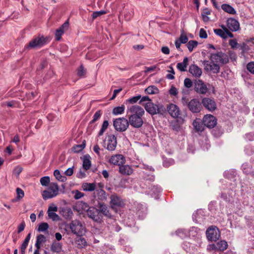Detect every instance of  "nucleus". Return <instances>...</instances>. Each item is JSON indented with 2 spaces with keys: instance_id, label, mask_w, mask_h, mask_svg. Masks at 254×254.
Wrapping results in <instances>:
<instances>
[{
  "instance_id": "56",
  "label": "nucleus",
  "mask_w": 254,
  "mask_h": 254,
  "mask_svg": "<svg viewBox=\"0 0 254 254\" xmlns=\"http://www.w3.org/2000/svg\"><path fill=\"white\" fill-rule=\"evenodd\" d=\"M169 94L171 95L176 96L178 94V91L177 89L174 86H172L171 88L169 91Z\"/></svg>"
},
{
  "instance_id": "29",
  "label": "nucleus",
  "mask_w": 254,
  "mask_h": 254,
  "mask_svg": "<svg viewBox=\"0 0 254 254\" xmlns=\"http://www.w3.org/2000/svg\"><path fill=\"white\" fill-rule=\"evenodd\" d=\"M189 60L187 57H185L183 62L177 64V67L181 71H185L187 70V67L188 65Z\"/></svg>"
},
{
  "instance_id": "25",
  "label": "nucleus",
  "mask_w": 254,
  "mask_h": 254,
  "mask_svg": "<svg viewBox=\"0 0 254 254\" xmlns=\"http://www.w3.org/2000/svg\"><path fill=\"white\" fill-rule=\"evenodd\" d=\"M119 172L122 175H130L132 173V169L128 165H121L119 167Z\"/></svg>"
},
{
  "instance_id": "6",
  "label": "nucleus",
  "mask_w": 254,
  "mask_h": 254,
  "mask_svg": "<svg viewBox=\"0 0 254 254\" xmlns=\"http://www.w3.org/2000/svg\"><path fill=\"white\" fill-rule=\"evenodd\" d=\"M113 126L116 130L120 132L126 131L129 126L128 120L125 118H119L113 121Z\"/></svg>"
},
{
  "instance_id": "61",
  "label": "nucleus",
  "mask_w": 254,
  "mask_h": 254,
  "mask_svg": "<svg viewBox=\"0 0 254 254\" xmlns=\"http://www.w3.org/2000/svg\"><path fill=\"white\" fill-rule=\"evenodd\" d=\"M68 26H69L68 21L67 20L64 24H63L59 29L62 30L64 33L65 31H66L68 29Z\"/></svg>"
},
{
  "instance_id": "60",
  "label": "nucleus",
  "mask_w": 254,
  "mask_h": 254,
  "mask_svg": "<svg viewBox=\"0 0 254 254\" xmlns=\"http://www.w3.org/2000/svg\"><path fill=\"white\" fill-rule=\"evenodd\" d=\"M68 26H69L68 21L67 20L64 24H63L59 29L62 30L64 33L65 31H66L68 29Z\"/></svg>"
},
{
  "instance_id": "12",
  "label": "nucleus",
  "mask_w": 254,
  "mask_h": 254,
  "mask_svg": "<svg viewBox=\"0 0 254 254\" xmlns=\"http://www.w3.org/2000/svg\"><path fill=\"white\" fill-rule=\"evenodd\" d=\"M201 103L206 109L210 112L215 111L217 108L216 103L213 98L204 97L202 99Z\"/></svg>"
},
{
  "instance_id": "33",
  "label": "nucleus",
  "mask_w": 254,
  "mask_h": 254,
  "mask_svg": "<svg viewBox=\"0 0 254 254\" xmlns=\"http://www.w3.org/2000/svg\"><path fill=\"white\" fill-rule=\"evenodd\" d=\"M75 244L77 245L78 248L81 249L87 246V242L84 238L79 237L75 240Z\"/></svg>"
},
{
  "instance_id": "62",
  "label": "nucleus",
  "mask_w": 254,
  "mask_h": 254,
  "mask_svg": "<svg viewBox=\"0 0 254 254\" xmlns=\"http://www.w3.org/2000/svg\"><path fill=\"white\" fill-rule=\"evenodd\" d=\"M207 250L209 252L212 251H217V248L216 244H212L209 245L207 246Z\"/></svg>"
},
{
  "instance_id": "19",
  "label": "nucleus",
  "mask_w": 254,
  "mask_h": 254,
  "mask_svg": "<svg viewBox=\"0 0 254 254\" xmlns=\"http://www.w3.org/2000/svg\"><path fill=\"white\" fill-rule=\"evenodd\" d=\"M184 120L182 118H179L171 123V128L176 132H178L182 129L181 126L184 123Z\"/></svg>"
},
{
  "instance_id": "10",
  "label": "nucleus",
  "mask_w": 254,
  "mask_h": 254,
  "mask_svg": "<svg viewBox=\"0 0 254 254\" xmlns=\"http://www.w3.org/2000/svg\"><path fill=\"white\" fill-rule=\"evenodd\" d=\"M69 228L72 233L78 236H82L85 233L84 227L78 220L72 221L69 224Z\"/></svg>"
},
{
  "instance_id": "9",
  "label": "nucleus",
  "mask_w": 254,
  "mask_h": 254,
  "mask_svg": "<svg viewBox=\"0 0 254 254\" xmlns=\"http://www.w3.org/2000/svg\"><path fill=\"white\" fill-rule=\"evenodd\" d=\"M86 212L88 217L93 221L100 224L103 222V216L99 213L97 207H90L87 209Z\"/></svg>"
},
{
  "instance_id": "44",
  "label": "nucleus",
  "mask_w": 254,
  "mask_h": 254,
  "mask_svg": "<svg viewBox=\"0 0 254 254\" xmlns=\"http://www.w3.org/2000/svg\"><path fill=\"white\" fill-rule=\"evenodd\" d=\"M141 98V95H137L136 96H134L133 97L130 98L128 99L126 101V104L127 103L130 104H134L136 103L140 98Z\"/></svg>"
},
{
  "instance_id": "45",
  "label": "nucleus",
  "mask_w": 254,
  "mask_h": 254,
  "mask_svg": "<svg viewBox=\"0 0 254 254\" xmlns=\"http://www.w3.org/2000/svg\"><path fill=\"white\" fill-rule=\"evenodd\" d=\"M86 73V69L84 67L82 64L80 65L77 71V75L80 77H84Z\"/></svg>"
},
{
  "instance_id": "8",
  "label": "nucleus",
  "mask_w": 254,
  "mask_h": 254,
  "mask_svg": "<svg viewBox=\"0 0 254 254\" xmlns=\"http://www.w3.org/2000/svg\"><path fill=\"white\" fill-rule=\"evenodd\" d=\"M206 235L208 241L216 242L220 237V232L216 226H211L206 230Z\"/></svg>"
},
{
  "instance_id": "54",
  "label": "nucleus",
  "mask_w": 254,
  "mask_h": 254,
  "mask_svg": "<svg viewBox=\"0 0 254 254\" xmlns=\"http://www.w3.org/2000/svg\"><path fill=\"white\" fill-rule=\"evenodd\" d=\"M64 34V32L62 30L58 29H57L55 33L56 40L59 41L61 39L62 35Z\"/></svg>"
},
{
  "instance_id": "63",
  "label": "nucleus",
  "mask_w": 254,
  "mask_h": 254,
  "mask_svg": "<svg viewBox=\"0 0 254 254\" xmlns=\"http://www.w3.org/2000/svg\"><path fill=\"white\" fill-rule=\"evenodd\" d=\"M199 37L200 38L203 39H206L207 37V34L203 28H201L200 29Z\"/></svg>"
},
{
  "instance_id": "21",
  "label": "nucleus",
  "mask_w": 254,
  "mask_h": 254,
  "mask_svg": "<svg viewBox=\"0 0 254 254\" xmlns=\"http://www.w3.org/2000/svg\"><path fill=\"white\" fill-rule=\"evenodd\" d=\"M102 115V111L101 110L97 111L93 117V119L89 122L88 129L91 131L94 128L95 126L93 124L100 119Z\"/></svg>"
},
{
  "instance_id": "36",
  "label": "nucleus",
  "mask_w": 254,
  "mask_h": 254,
  "mask_svg": "<svg viewBox=\"0 0 254 254\" xmlns=\"http://www.w3.org/2000/svg\"><path fill=\"white\" fill-rule=\"evenodd\" d=\"M54 175L56 179L62 182H64L66 181L67 179L65 176H62L59 170H55L54 172Z\"/></svg>"
},
{
  "instance_id": "24",
  "label": "nucleus",
  "mask_w": 254,
  "mask_h": 254,
  "mask_svg": "<svg viewBox=\"0 0 254 254\" xmlns=\"http://www.w3.org/2000/svg\"><path fill=\"white\" fill-rule=\"evenodd\" d=\"M97 200L98 202H104L107 199V195L106 191L102 189L96 190Z\"/></svg>"
},
{
  "instance_id": "28",
  "label": "nucleus",
  "mask_w": 254,
  "mask_h": 254,
  "mask_svg": "<svg viewBox=\"0 0 254 254\" xmlns=\"http://www.w3.org/2000/svg\"><path fill=\"white\" fill-rule=\"evenodd\" d=\"M90 159V156L88 154L83 157V168L86 171L89 170L91 167V163Z\"/></svg>"
},
{
  "instance_id": "53",
  "label": "nucleus",
  "mask_w": 254,
  "mask_h": 254,
  "mask_svg": "<svg viewBox=\"0 0 254 254\" xmlns=\"http://www.w3.org/2000/svg\"><path fill=\"white\" fill-rule=\"evenodd\" d=\"M247 70L252 74H254V62H250L247 65Z\"/></svg>"
},
{
  "instance_id": "55",
  "label": "nucleus",
  "mask_w": 254,
  "mask_h": 254,
  "mask_svg": "<svg viewBox=\"0 0 254 254\" xmlns=\"http://www.w3.org/2000/svg\"><path fill=\"white\" fill-rule=\"evenodd\" d=\"M73 193H74V198L75 199H78L81 198L82 197L84 196V193L81 192L78 190H75V191H73Z\"/></svg>"
},
{
  "instance_id": "51",
  "label": "nucleus",
  "mask_w": 254,
  "mask_h": 254,
  "mask_svg": "<svg viewBox=\"0 0 254 254\" xmlns=\"http://www.w3.org/2000/svg\"><path fill=\"white\" fill-rule=\"evenodd\" d=\"M169 68H170V70H168V71L169 72H171V74H168L167 75H166V78L169 79H174L175 78V76H174V74H175V71L173 68L172 66H169Z\"/></svg>"
},
{
  "instance_id": "17",
  "label": "nucleus",
  "mask_w": 254,
  "mask_h": 254,
  "mask_svg": "<svg viewBox=\"0 0 254 254\" xmlns=\"http://www.w3.org/2000/svg\"><path fill=\"white\" fill-rule=\"evenodd\" d=\"M107 141V149L109 151L115 150L117 144V137L114 134L109 135Z\"/></svg>"
},
{
  "instance_id": "46",
  "label": "nucleus",
  "mask_w": 254,
  "mask_h": 254,
  "mask_svg": "<svg viewBox=\"0 0 254 254\" xmlns=\"http://www.w3.org/2000/svg\"><path fill=\"white\" fill-rule=\"evenodd\" d=\"M107 12L105 10H100L99 11H95L92 14V20H94L95 19L99 17L102 15L106 14Z\"/></svg>"
},
{
  "instance_id": "39",
  "label": "nucleus",
  "mask_w": 254,
  "mask_h": 254,
  "mask_svg": "<svg viewBox=\"0 0 254 254\" xmlns=\"http://www.w3.org/2000/svg\"><path fill=\"white\" fill-rule=\"evenodd\" d=\"M125 109V107L124 105L121 106L116 107L113 109L112 113L115 115L122 114L124 112Z\"/></svg>"
},
{
  "instance_id": "41",
  "label": "nucleus",
  "mask_w": 254,
  "mask_h": 254,
  "mask_svg": "<svg viewBox=\"0 0 254 254\" xmlns=\"http://www.w3.org/2000/svg\"><path fill=\"white\" fill-rule=\"evenodd\" d=\"M198 45V42L194 40H190L189 42L187 43V46L188 48L189 51L190 52H191L193 48L197 47Z\"/></svg>"
},
{
  "instance_id": "7",
  "label": "nucleus",
  "mask_w": 254,
  "mask_h": 254,
  "mask_svg": "<svg viewBox=\"0 0 254 254\" xmlns=\"http://www.w3.org/2000/svg\"><path fill=\"white\" fill-rule=\"evenodd\" d=\"M210 59L212 63H220L222 64H226L229 61L228 56L221 51L211 54Z\"/></svg>"
},
{
  "instance_id": "49",
  "label": "nucleus",
  "mask_w": 254,
  "mask_h": 254,
  "mask_svg": "<svg viewBox=\"0 0 254 254\" xmlns=\"http://www.w3.org/2000/svg\"><path fill=\"white\" fill-rule=\"evenodd\" d=\"M48 216L53 221H58L60 219V216L54 212H48Z\"/></svg>"
},
{
  "instance_id": "43",
  "label": "nucleus",
  "mask_w": 254,
  "mask_h": 254,
  "mask_svg": "<svg viewBox=\"0 0 254 254\" xmlns=\"http://www.w3.org/2000/svg\"><path fill=\"white\" fill-rule=\"evenodd\" d=\"M210 71H212L214 73H218L220 71V66L216 63H212V65H210Z\"/></svg>"
},
{
  "instance_id": "20",
  "label": "nucleus",
  "mask_w": 254,
  "mask_h": 254,
  "mask_svg": "<svg viewBox=\"0 0 254 254\" xmlns=\"http://www.w3.org/2000/svg\"><path fill=\"white\" fill-rule=\"evenodd\" d=\"M124 160H125L123 155L121 154H118L112 156L109 160V162L114 165L120 166L124 163Z\"/></svg>"
},
{
  "instance_id": "4",
  "label": "nucleus",
  "mask_w": 254,
  "mask_h": 254,
  "mask_svg": "<svg viewBox=\"0 0 254 254\" xmlns=\"http://www.w3.org/2000/svg\"><path fill=\"white\" fill-rule=\"evenodd\" d=\"M49 42V38L48 37L39 35L31 40L28 44L25 46V49H29L41 48L46 45Z\"/></svg>"
},
{
  "instance_id": "18",
  "label": "nucleus",
  "mask_w": 254,
  "mask_h": 254,
  "mask_svg": "<svg viewBox=\"0 0 254 254\" xmlns=\"http://www.w3.org/2000/svg\"><path fill=\"white\" fill-rule=\"evenodd\" d=\"M227 26L232 31H237L240 29V24L238 20L233 18H229L227 20Z\"/></svg>"
},
{
  "instance_id": "40",
  "label": "nucleus",
  "mask_w": 254,
  "mask_h": 254,
  "mask_svg": "<svg viewBox=\"0 0 254 254\" xmlns=\"http://www.w3.org/2000/svg\"><path fill=\"white\" fill-rule=\"evenodd\" d=\"M109 125V124L107 120L103 121L101 128L98 132V136H101L103 134L104 132L108 128Z\"/></svg>"
},
{
  "instance_id": "38",
  "label": "nucleus",
  "mask_w": 254,
  "mask_h": 254,
  "mask_svg": "<svg viewBox=\"0 0 254 254\" xmlns=\"http://www.w3.org/2000/svg\"><path fill=\"white\" fill-rule=\"evenodd\" d=\"M16 194H17V197L15 199H13L12 200V202H16L17 200H19L22 198L24 197V191L20 188H17L16 189Z\"/></svg>"
},
{
  "instance_id": "11",
  "label": "nucleus",
  "mask_w": 254,
  "mask_h": 254,
  "mask_svg": "<svg viewBox=\"0 0 254 254\" xmlns=\"http://www.w3.org/2000/svg\"><path fill=\"white\" fill-rule=\"evenodd\" d=\"M194 90L199 94L205 95L208 91L205 83L200 79L195 80L194 82Z\"/></svg>"
},
{
  "instance_id": "58",
  "label": "nucleus",
  "mask_w": 254,
  "mask_h": 254,
  "mask_svg": "<svg viewBox=\"0 0 254 254\" xmlns=\"http://www.w3.org/2000/svg\"><path fill=\"white\" fill-rule=\"evenodd\" d=\"M229 43L232 49L238 48L239 44L237 43L236 39L230 40Z\"/></svg>"
},
{
  "instance_id": "1",
  "label": "nucleus",
  "mask_w": 254,
  "mask_h": 254,
  "mask_svg": "<svg viewBox=\"0 0 254 254\" xmlns=\"http://www.w3.org/2000/svg\"><path fill=\"white\" fill-rule=\"evenodd\" d=\"M127 113H130L128 116L129 125L134 128H140L143 124L142 117L144 114V109L138 105H132L128 108Z\"/></svg>"
},
{
  "instance_id": "34",
  "label": "nucleus",
  "mask_w": 254,
  "mask_h": 254,
  "mask_svg": "<svg viewBox=\"0 0 254 254\" xmlns=\"http://www.w3.org/2000/svg\"><path fill=\"white\" fill-rule=\"evenodd\" d=\"M85 140H84L81 144L74 145L71 149L74 153H79L85 147Z\"/></svg>"
},
{
  "instance_id": "52",
  "label": "nucleus",
  "mask_w": 254,
  "mask_h": 254,
  "mask_svg": "<svg viewBox=\"0 0 254 254\" xmlns=\"http://www.w3.org/2000/svg\"><path fill=\"white\" fill-rule=\"evenodd\" d=\"M238 48L242 50L243 52H247L250 50L249 47L244 42L239 44Z\"/></svg>"
},
{
  "instance_id": "48",
  "label": "nucleus",
  "mask_w": 254,
  "mask_h": 254,
  "mask_svg": "<svg viewBox=\"0 0 254 254\" xmlns=\"http://www.w3.org/2000/svg\"><path fill=\"white\" fill-rule=\"evenodd\" d=\"M214 32L216 34H217V35H219L221 38H222L223 39L226 38V36L225 35V31L223 29V30H222L221 29H214Z\"/></svg>"
},
{
  "instance_id": "22",
  "label": "nucleus",
  "mask_w": 254,
  "mask_h": 254,
  "mask_svg": "<svg viewBox=\"0 0 254 254\" xmlns=\"http://www.w3.org/2000/svg\"><path fill=\"white\" fill-rule=\"evenodd\" d=\"M189 71L196 77H199L202 74L201 69L196 64H191L190 66Z\"/></svg>"
},
{
  "instance_id": "57",
  "label": "nucleus",
  "mask_w": 254,
  "mask_h": 254,
  "mask_svg": "<svg viewBox=\"0 0 254 254\" xmlns=\"http://www.w3.org/2000/svg\"><path fill=\"white\" fill-rule=\"evenodd\" d=\"M184 85L187 88H190L192 86V82L190 78H186L184 80Z\"/></svg>"
},
{
  "instance_id": "64",
  "label": "nucleus",
  "mask_w": 254,
  "mask_h": 254,
  "mask_svg": "<svg viewBox=\"0 0 254 254\" xmlns=\"http://www.w3.org/2000/svg\"><path fill=\"white\" fill-rule=\"evenodd\" d=\"M25 227V222H24V221H23L21 223V224L18 227V229H17L18 233H20L22 231H23Z\"/></svg>"
},
{
  "instance_id": "42",
  "label": "nucleus",
  "mask_w": 254,
  "mask_h": 254,
  "mask_svg": "<svg viewBox=\"0 0 254 254\" xmlns=\"http://www.w3.org/2000/svg\"><path fill=\"white\" fill-rule=\"evenodd\" d=\"M49 227V224L46 222L41 223L38 227V231L39 232H45Z\"/></svg>"
},
{
  "instance_id": "37",
  "label": "nucleus",
  "mask_w": 254,
  "mask_h": 254,
  "mask_svg": "<svg viewBox=\"0 0 254 254\" xmlns=\"http://www.w3.org/2000/svg\"><path fill=\"white\" fill-rule=\"evenodd\" d=\"M62 215L65 218H70L73 215V212L71 208H64L62 210Z\"/></svg>"
},
{
  "instance_id": "16",
  "label": "nucleus",
  "mask_w": 254,
  "mask_h": 254,
  "mask_svg": "<svg viewBox=\"0 0 254 254\" xmlns=\"http://www.w3.org/2000/svg\"><path fill=\"white\" fill-rule=\"evenodd\" d=\"M203 123L205 127L211 128L216 126L217 120L214 116L207 115L203 117Z\"/></svg>"
},
{
  "instance_id": "15",
  "label": "nucleus",
  "mask_w": 254,
  "mask_h": 254,
  "mask_svg": "<svg viewBox=\"0 0 254 254\" xmlns=\"http://www.w3.org/2000/svg\"><path fill=\"white\" fill-rule=\"evenodd\" d=\"M166 112H168L170 115L174 118H179L180 115V110L176 105L170 103L167 106Z\"/></svg>"
},
{
  "instance_id": "31",
  "label": "nucleus",
  "mask_w": 254,
  "mask_h": 254,
  "mask_svg": "<svg viewBox=\"0 0 254 254\" xmlns=\"http://www.w3.org/2000/svg\"><path fill=\"white\" fill-rule=\"evenodd\" d=\"M217 251L223 252L228 248L227 242L225 240H220L216 243Z\"/></svg>"
},
{
  "instance_id": "3",
  "label": "nucleus",
  "mask_w": 254,
  "mask_h": 254,
  "mask_svg": "<svg viewBox=\"0 0 254 254\" xmlns=\"http://www.w3.org/2000/svg\"><path fill=\"white\" fill-rule=\"evenodd\" d=\"M181 102L183 106H187L189 110L193 113L200 112L202 108V103L197 99L189 101L187 97H183Z\"/></svg>"
},
{
  "instance_id": "47",
  "label": "nucleus",
  "mask_w": 254,
  "mask_h": 254,
  "mask_svg": "<svg viewBox=\"0 0 254 254\" xmlns=\"http://www.w3.org/2000/svg\"><path fill=\"white\" fill-rule=\"evenodd\" d=\"M50 182V177L48 176H45L40 179V183L43 186H47Z\"/></svg>"
},
{
  "instance_id": "30",
  "label": "nucleus",
  "mask_w": 254,
  "mask_h": 254,
  "mask_svg": "<svg viewBox=\"0 0 254 254\" xmlns=\"http://www.w3.org/2000/svg\"><path fill=\"white\" fill-rule=\"evenodd\" d=\"M221 8L226 12L231 14H236V11L230 4L224 3L221 5Z\"/></svg>"
},
{
  "instance_id": "32",
  "label": "nucleus",
  "mask_w": 254,
  "mask_h": 254,
  "mask_svg": "<svg viewBox=\"0 0 254 254\" xmlns=\"http://www.w3.org/2000/svg\"><path fill=\"white\" fill-rule=\"evenodd\" d=\"M82 188L84 191H92L95 190L96 184L95 183H85L82 184Z\"/></svg>"
},
{
  "instance_id": "35",
  "label": "nucleus",
  "mask_w": 254,
  "mask_h": 254,
  "mask_svg": "<svg viewBox=\"0 0 254 254\" xmlns=\"http://www.w3.org/2000/svg\"><path fill=\"white\" fill-rule=\"evenodd\" d=\"M145 91L148 94H155L158 93L159 90L156 86L154 85H151L148 86L145 89Z\"/></svg>"
},
{
  "instance_id": "27",
  "label": "nucleus",
  "mask_w": 254,
  "mask_h": 254,
  "mask_svg": "<svg viewBox=\"0 0 254 254\" xmlns=\"http://www.w3.org/2000/svg\"><path fill=\"white\" fill-rule=\"evenodd\" d=\"M196 132H202L204 130V124L203 121L201 122L199 120H195L192 124Z\"/></svg>"
},
{
  "instance_id": "50",
  "label": "nucleus",
  "mask_w": 254,
  "mask_h": 254,
  "mask_svg": "<svg viewBox=\"0 0 254 254\" xmlns=\"http://www.w3.org/2000/svg\"><path fill=\"white\" fill-rule=\"evenodd\" d=\"M182 44H186L188 43V37L185 34L182 33L178 39Z\"/></svg>"
},
{
  "instance_id": "14",
  "label": "nucleus",
  "mask_w": 254,
  "mask_h": 254,
  "mask_svg": "<svg viewBox=\"0 0 254 254\" xmlns=\"http://www.w3.org/2000/svg\"><path fill=\"white\" fill-rule=\"evenodd\" d=\"M110 199V207L113 209L115 208L116 207H123L125 205V203L121 198L115 193L111 195Z\"/></svg>"
},
{
  "instance_id": "59",
  "label": "nucleus",
  "mask_w": 254,
  "mask_h": 254,
  "mask_svg": "<svg viewBox=\"0 0 254 254\" xmlns=\"http://www.w3.org/2000/svg\"><path fill=\"white\" fill-rule=\"evenodd\" d=\"M222 28L225 31V35L227 37H229L230 38H233L234 37V35L224 25L221 26Z\"/></svg>"
},
{
  "instance_id": "26",
  "label": "nucleus",
  "mask_w": 254,
  "mask_h": 254,
  "mask_svg": "<svg viewBox=\"0 0 254 254\" xmlns=\"http://www.w3.org/2000/svg\"><path fill=\"white\" fill-rule=\"evenodd\" d=\"M46 241V237L42 234H39L36 237L35 247L38 249H40L41 245Z\"/></svg>"
},
{
  "instance_id": "2",
  "label": "nucleus",
  "mask_w": 254,
  "mask_h": 254,
  "mask_svg": "<svg viewBox=\"0 0 254 254\" xmlns=\"http://www.w3.org/2000/svg\"><path fill=\"white\" fill-rule=\"evenodd\" d=\"M144 106L145 110L151 115L156 114L164 115L166 114V107L162 104H154L152 102H148Z\"/></svg>"
},
{
  "instance_id": "5",
  "label": "nucleus",
  "mask_w": 254,
  "mask_h": 254,
  "mask_svg": "<svg viewBox=\"0 0 254 254\" xmlns=\"http://www.w3.org/2000/svg\"><path fill=\"white\" fill-rule=\"evenodd\" d=\"M59 186L56 183H51L48 190H45L43 192L42 196L44 199L51 198L58 195L59 192Z\"/></svg>"
},
{
  "instance_id": "13",
  "label": "nucleus",
  "mask_w": 254,
  "mask_h": 254,
  "mask_svg": "<svg viewBox=\"0 0 254 254\" xmlns=\"http://www.w3.org/2000/svg\"><path fill=\"white\" fill-rule=\"evenodd\" d=\"M96 207L102 216H104L108 218H112V215L109 210L108 207L104 202H98L96 205Z\"/></svg>"
},
{
  "instance_id": "23",
  "label": "nucleus",
  "mask_w": 254,
  "mask_h": 254,
  "mask_svg": "<svg viewBox=\"0 0 254 254\" xmlns=\"http://www.w3.org/2000/svg\"><path fill=\"white\" fill-rule=\"evenodd\" d=\"M62 244L56 240L53 241L51 246V251L53 253L57 254L60 253L62 251Z\"/></svg>"
}]
</instances>
